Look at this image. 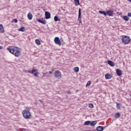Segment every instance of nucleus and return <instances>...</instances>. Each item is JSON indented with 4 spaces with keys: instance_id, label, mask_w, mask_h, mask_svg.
I'll return each instance as SVG.
<instances>
[{
    "instance_id": "1",
    "label": "nucleus",
    "mask_w": 131,
    "mask_h": 131,
    "mask_svg": "<svg viewBox=\"0 0 131 131\" xmlns=\"http://www.w3.org/2000/svg\"><path fill=\"white\" fill-rule=\"evenodd\" d=\"M22 114L26 119H29L31 117V113L28 110H24L22 112Z\"/></svg>"
},
{
    "instance_id": "2",
    "label": "nucleus",
    "mask_w": 131,
    "mask_h": 131,
    "mask_svg": "<svg viewBox=\"0 0 131 131\" xmlns=\"http://www.w3.org/2000/svg\"><path fill=\"white\" fill-rule=\"evenodd\" d=\"M122 41L123 43H124V45H127L129 43L130 41V38L129 36L123 35L122 37Z\"/></svg>"
},
{
    "instance_id": "3",
    "label": "nucleus",
    "mask_w": 131,
    "mask_h": 131,
    "mask_svg": "<svg viewBox=\"0 0 131 131\" xmlns=\"http://www.w3.org/2000/svg\"><path fill=\"white\" fill-rule=\"evenodd\" d=\"M54 76L55 77H56V78H58L59 79L62 78V74H61L60 71H55Z\"/></svg>"
},
{
    "instance_id": "4",
    "label": "nucleus",
    "mask_w": 131,
    "mask_h": 131,
    "mask_svg": "<svg viewBox=\"0 0 131 131\" xmlns=\"http://www.w3.org/2000/svg\"><path fill=\"white\" fill-rule=\"evenodd\" d=\"M106 15H108L110 17H113V15H114V11L108 10L106 11Z\"/></svg>"
},
{
    "instance_id": "5",
    "label": "nucleus",
    "mask_w": 131,
    "mask_h": 131,
    "mask_svg": "<svg viewBox=\"0 0 131 131\" xmlns=\"http://www.w3.org/2000/svg\"><path fill=\"white\" fill-rule=\"evenodd\" d=\"M54 42L56 45H58V46H61V42L60 41V38L59 37H56L54 38Z\"/></svg>"
},
{
    "instance_id": "6",
    "label": "nucleus",
    "mask_w": 131,
    "mask_h": 131,
    "mask_svg": "<svg viewBox=\"0 0 131 131\" xmlns=\"http://www.w3.org/2000/svg\"><path fill=\"white\" fill-rule=\"evenodd\" d=\"M37 21L41 24H47V21L43 19V18L38 19L37 18Z\"/></svg>"
},
{
    "instance_id": "7",
    "label": "nucleus",
    "mask_w": 131,
    "mask_h": 131,
    "mask_svg": "<svg viewBox=\"0 0 131 131\" xmlns=\"http://www.w3.org/2000/svg\"><path fill=\"white\" fill-rule=\"evenodd\" d=\"M46 19H50L51 18V13L48 11L45 12Z\"/></svg>"
},
{
    "instance_id": "8",
    "label": "nucleus",
    "mask_w": 131,
    "mask_h": 131,
    "mask_svg": "<svg viewBox=\"0 0 131 131\" xmlns=\"http://www.w3.org/2000/svg\"><path fill=\"white\" fill-rule=\"evenodd\" d=\"M7 50L10 52V53L12 54V55H14V54L15 53V49H14V48H11L8 47L7 48Z\"/></svg>"
},
{
    "instance_id": "9",
    "label": "nucleus",
    "mask_w": 131,
    "mask_h": 131,
    "mask_svg": "<svg viewBox=\"0 0 131 131\" xmlns=\"http://www.w3.org/2000/svg\"><path fill=\"white\" fill-rule=\"evenodd\" d=\"M107 64H108V65L110 66H112V67H114V66H115V63L111 60H108Z\"/></svg>"
},
{
    "instance_id": "10",
    "label": "nucleus",
    "mask_w": 131,
    "mask_h": 131,
    "mask_svg": "<svg viewBox=\"0 0 131 131\" xmlns=\"http://www.w3.org/2000/svg\"><path fill=\"white\" fill-rule=\"evenodd\" d=\"M105 79H111L113 76L110 75V74H106L105 75Z\"/></svg>"
},
{
    "instance_id": "11",
    "label": "nucleus",
    "mask_w": 131,
    "mask_h": 131,
    "mask_svg": "<svg viewBox=\"0 0 131 131\" xmlns=\"http://www.w3.org/2000/svg\"><path fill=\"white\" fill-rule=\"evenodd\" d=\"M105 127H103L102 126H98L97 127L96 129L97 131H103Z\"/></svg>"
},
{
    "instance_id": "12",
    "label": "nucleus",
    "mask_w": 131,
    "mask_h": 131,
    "mask_svg": "<svg viewBox=\"0 0 131 131\" xmlns=\"http://www.w3.org/2000/svg\"><path fill=\"white\" fill-rule=\"evenodd\" d=\"M116 73H117V75L118 76H121V75L122 74V73L121 72V70L117 69L116 70Z\"/></svg>"
},
{
    "instance_id": "13",
    "label": "nucleus",
    "mask_w": 131,
    "mask_h": 131,
    "mask_svg": "<svg viewBox=\"0 0 131 131\" xmlns=\"http://www.w3.org/2000/svg\"><path fill=\"white\" fill-rule=\"evenodd\" d=\"M21 55L20 53V51L19 50H15V53H14V55L15 57H19Z\"/></svg>"
},
{
    "instance_id": "14",
    "label": "nucleus",
    "mask_w": 131,
    "mask_h": 131,
    "mask_svg": "<svg viewBox=\"0 0 131 131\" xmlns=\"http://www.w3.org/2000/svg\"><path fill=\"white\" fill-rule=\"evenodd\" d=\"M0 32L1 33H4V32H5V30H4V26L2 24L0 25Z\"/></svg>"
},
{
    "instance_id": "15",
    "label": "nucleus",
    "mask_w": 131,
    "mask_h": 131,
    "mask_svg": "<svg viewBox=\"0 0 131 131\" xmlns=\"http://www.w3.org/2000/svg\"><path fill=\"white\" fill-rule=\"evenodd\" d=\"M37 71V70L35 69H33L31 71H29V73H30L31 74H33L34 72H36Z\"/></svg>"
},
{
    "instance_id": "16",
    "label": "nucleus",
    "mask_w": 131,
    "mask_h": 131,
    "mask_svg": "<svg viewBox=\"0 0 131 131\" xmlns=\"http://www.w3.org/2000/svg\"><path fill=\"white\" fill-rule=\"evenodd\" d=\"M99 14H101V15H103L104 16H107V12H105V11H99Z\"/></svg>"
},
{
    "instance_id": "17",
    "label": "nucleus",
    "mask_w": 131,
    "mask_h": 131,
    "mask_svg": "<svg viewBox=\"0 0 131 131\" xmlns=\"http://www.w3.org/2000/svg\"><path fill=\"white\" fill-rule=\"evenodd\" d=\"M97 124V121H93L90 123L91 126H95Z\"/></svg>"
},
{
    "instance_id": "18",
    "label": "nucleus",
    "mask_w": 131,
    "mask_h": 131,
    "mask_svg": "<svg viewBox=\"0 0 131 131\" xmlns=\"http://www.w3.org/2000/svg\"><path fill=\"white\" fill-rule=\"evenodd\" d=\"M81 18V9H79V12H78V19H80Z\"/></svg>"
},
{
    "instance_id": "19",
    "label": "nucleus",
    "mask_w": 131,
    "mask_h": 131,
    "mask_svg": "<svg viewBox=\"0 0 131 131\" xmlns=\"http://www.w3.org/2000/svg\"><path fill=\"white\" fill-rule=\"evenodd\" d=\"M115 118H119V117H120V113H117L115 115Z\"/></svg>"
},
{
    "instance_id": "20",
    "label": "nucleus",
    "mask_w": 131,
    "mask_h": 131,
    "mask_svg": "<svg viewBox=\"0 0 131 131\" xmlns=\"http://www.w3.org/2000/svg\"><path fill=\"white\" fill-rule=\"evenodd\" d=\"M32 14H31V13H28V18L29 19V20H31L32 19Z\"/></svg>"
},
{
    "instance_id": "21",
    "label": "nucleus",
    "mask_w": 131,
    "mask_h": 131,
    "mask_svg": "<svg viewBox=\"0 0 131 131\" xmlns=\"http://www.w3.org/2000/svg\"><path fill=\"white\" fill-rule=\"evenodd\" d=\"M123 20H124L125 21H128V20H129V18L127 16H124L123 17Z\"/></svg>"
},
{
    "instance_id": "22",
    "label": "nucleus",
    "mask_w": 131,
    "mask_h": 131,
    "mask_svg": "<svg viewBox=\"0 0 131 131\" xmlns=\"http://www.w3.org/2000/svg\"><path fill=\"white\" fill-rule=\"evenodd\" d=\"M75 4L76 6H79V0H74Z\"/></svg>"
},
{
    "instance_id": "23",
    "label": "nucleus",
    "mask_w": 131,
    "mask_h": 131,
    "mask_svg": "<svg viewBox=\"0 0 131 131\" xmlns=\"http://www.w3.org/2000/svg\"><path fill=\"white\" fill-rule=\"evenodd\" d=\"M84 125H89L91 124V121H87L84 123Z\"/></svg>"
},
{
    "instance_id": "24",
    "label": "nucleus",
    "mask_w": 131,
    "mask_h": 131,
    "mask_svg": "<svg viewBox=\"0 0 131 131\" xmlns=\"http://www.w3.org/2000/svg\"><path fill=\"white\" fill-rule=\"evenodd\" d=\"M35 42L36 45H38V46H39V45H40V41L38 39L35 40Z\"/></svg>"
},
{
    "instance_id": "25",
    "label": "nucleus",
    "mask_w": 131,
    "mask_h": 131,
    "mask_svg": "<svg viewBox=\"0 0 131 131\" xmlns=\"http://www.w3.org/2000/svg\"><path fill=\"white\" fill-rule=\"evenodd\" d=\"M79 71V68L78 67H76L74 68V72H76V73H77Z\"/></svg>"
},
{
    "instance_id": "26",
    "label": "nucleus",
    "mask_w": 131,
    "mask_h": 131,
    "mask_svg": "<svg viewBox=\"0 0 131 131\" xmlns=\"http://www.w3.org/2000/svg\"><path fill=\"white\" fill-rule=\"evenodd\" d=\"M19 31H21L22 32H24V31H25V28H24V27H21L19 29Z\"/></svg>"
},
{
    "instance_id": "27",
    "label": "nucleus",
    "mask_w": 131,
    "mask_h": 131,
    "mask_svg": "<svg viewBox=\"0 0 131 131\" xmlns=\"http://www.w3.org/2000/svg\"><path fill=\"white\" fill-rule=\"evenodd\" d=\"M54 21H55V22H57V21H60V19H59V18L58 17V16H55L54 17Z\"/></svg>"
},
{
    "instance_id": "28",
    "label": "nucleus",
    "mask_w": 131,
    "mask_h": 131,
    "mask_svg": "<svg viewBox=\"0 0 131 131\" xmlns=\"http://www.w3.org/2000/svg\"><path fill=\"white\" fill-rule=\"evenodd\" d=\"M116 107L117 108H118V109H120V107H121V104L120 103H117Z\"/></svg>"
},
{
    "instance_id": "29",
    "label": "nucleus",
    "mask_w": 131,
    "mask_h": 131,
    "mask_svg": "<svg viewBox=\"0 0 131 131\" xmlns=\"http://www.w3.org/2000/svg\"><path fill=\"white\" fill-rule=\"evenodd\" d=\"M14 52H16V51H18L19 52H20V49L18 47H14Z\"/></svg>"
},
{
    "instance_id": "30",
    "label": "nucleus",
    "mask_w": 131,
    "mask_h": 131,
    "mask_svg": "<svg viewBox=\"0 0 131 131\" xmlns=\"http://www.w3.org/2000/svg\"><path fill=\"white\" fill-rule=\"evenodd\" d=\"M91 83H92V81H89L86 84V86H90V85H91Z\"/></svg>"
},
{
    "instance_id": "31",
    "label": "nucleus",
    "mask_w": 131,
    "mask_h": 131,
    "mask_svg": "<svg viewBox=\"0 0 131 131\" xmlns=\"http://www.w3.org/2000/svg\"><path fill=\"white\" fill-rule=\"evenodd\" d=\"M89 108H94V104H93V103H90L89 104Z\"/></svg>"
},
{
    "instance_id": "32",
    "label": "nucleus",
    "mask_w": 131,
    "mask_h": 131,
    "mask_svg": "<svg viewBox=\"0 0 131 131\" xmlns=\"http://www.w3.org/2000/svg\"><path fill=\"white\" fill-rule=\"evenodd\" d=\"M38 74H39V73L38 72H37L34 73L35 76H36V77H38Z\"/></svg>"
},
{
    "instance_id": "33",
    "label": "nucleus",
    "mask_w": 131,
    "mask_h": 131,
    "mask_svg": "<svg viewBox=\"0 0 131 131\" xmlns=\"http://www.w3.org/2000/svg\"><path fill=\"white\" fill-rule=\"evenodd\" d=\"M13 22L14 23H18V20H17V19H13Z\"/></svg>"
},
{
    "instance_id": "34",
    "label": "nucleus",
    "mask_w": 131,
    "mask_h": 131,
    "mask_svg": "<svg viewBox=\"0 0 131 131\" xmlns=\"http://www.w3.org/2000/svg\"><path fill=\"white\" fill-rule=\"evenodd\" d=\"M47 74H48V72L43 73L42 77H45V76H46V75H47Z\"/></svg>"
},
{
    "instance_id": "35",
    "label": "nucleus",
    "mask_w": 131,
    "mask_h": 131,
    "mask_svg": "<svg viewBox=\"0 0 131 131\" xmlns=\"http://www.w3.org/2000/svg\"><path fill=\"white\" fill-rule=\"evenodd\" d=\"M128 17H131V13L129 12L127 14Z\"/></svg>"
},
{
    "instance_id": "36",
    "label": "nucleus",
    "mask_w": 131,
    "mask_h": 131,
    "mask_svg": "<svg viewBox=\"0 0 131 131\" xmlns=\"http://www.w3.org/2000/svg\"><path fill=\"white\" fill-rule=\"evenodd\" d=\"M49 74H52L53 72L52 71H49Z\"/></svg>"
},
{
    "instance_id": "37",
    "label": "nucleus",
    "mask_w": 131,
    "mask_h": 131,
    "mask_svg": "<svg viewBox=\"0 0 131 131\" xmlns=\"http://www.w3.org/2000/svg\"><path fill=\"white\" fill-rule=\"evenodd\" d=\"M60 43L62 42V41H63V39H62V38H61V39H60Z\"/></svg>"
},
{
    "instance_id": "38",
    "label": "nucleus",
    "mask_w": 131,
    "mask_h": 131,
    "mask_svg": "<svg viewBox=\"0 0 131 131\" xmlns=\"http://www.w3.org/2000/svg\"><path fill=\"white\" fill-rule=\"evenodd\" d=\"M3 49V46H0V50H2Z\"/></svg>"
},
{
    "instance_id": "39",
    "label": "nucleus",
    "mask_w": 131,
    "mask_h": 131,
    "mask_svg": "<svg viewBox=\"0 0 131 131\" xmlns=\"http://www.w3.org/2000/svg\"><path fill=\"white\" fill-rule=\"evenodd\" d=\"M39 101L40 102V103H42V101H41V100L39 99Z\"/></svg>"
},
{
    "instance_id": "40",
    "label": "nucleus",
    "mask_w": 131,
    "mask_h": 131,
    "mask_svg": "<svg viewBox=\"0 0 131 131\" xmlns=\"http://www.w3.org/2000/svg\"><path fill=\"white\" fill-rule=\"evenodd\" d=\"M46 76V77H47V78H48V77H50V75H48V76Z\"/></svg>"
},
{
    "instance_id": "41",
    "label": "nucleus",
    "mask_w": 131,
    "mask_h": 131,
    "mask_svg": "<svg viewBox=\"0 0 131 131\" xmlns=\"http://www.w3.org/2000/svg\"><path fill=\"white\" fill-rule=\"evenodd\" d=\"M68 94H70V95H71V92H68Z\"/></svg>"
},
{
    "instance_id": "42",
    "label": "nucleus",
    "mask_w": 131,
    "mask_h": 131,
    "mask_svg": "<svg viewBox=\"0 0 131 131\" xmlns=\"http://www.w3.org/2000/svg\"><path fill=\"white\" fill-rule=\"evenodd\" d=\"M79 23H81V19L79 20Z\"/></svg>"
},
{
    "instance_id": "43",
    "label": "nucleus",
    "mask_w": 131,
    "mask_h": 131,
    "mask_svg": "<svg viewBox=\"0 0 131 131\" xmlns=\"http://www.w3.org/2000/svg\"><path fill=\"white\" fill-rule=\"evenodd\" d=\"M128 2H130V3H131V0H128Z\"/></svg>"
}]
</instances>
